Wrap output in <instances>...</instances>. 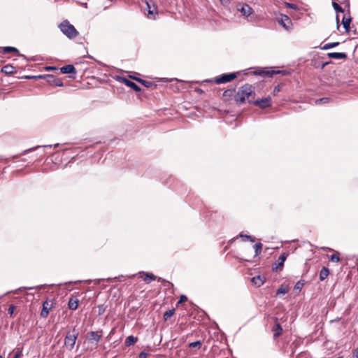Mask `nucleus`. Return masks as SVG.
Returning a JSON list of instances; mask_svg holds the SVG:
<instances>
[{"label": "nucleus", "mask_w": 358, "mask_h": 358, "mask_svg": "<svg viewBox=\"0 0 358 358\" xmlns=\"http://www.w3.org/2000/svg\"><path fill=\"white\" fill-rule=\"evenodd\" d=\"M255 96V87L250 84H245L239 87L238 92L234 95V100L238 104H243L246 102L252 103Z\"/></svg>", "instance_id": "nucleus-1"}, {"label": "nucleus", "mask_w": 358, "mask_h": 358, "mask_svg": "<svg viewBox=\"0 0 358 358\" xmlns=\"http://www.w3.org/2000/svg\"><path fill=\"white\" fill-rule=\"evenodd\" d=\"M59 28L61 31L69 38H74L78 35L74 26L66 20L59 24Z\"/></svg>", "instance_id": "nucleus-2"}, {"label": "nucleus", "mask_w": 358, "mask_h": 358, "mask_svg": "<svg viewBox=\"0 0 358 358\" xmlns=\"http://www.w3.org/2000/svg\"><path fill=\"white\" fill-rule=\"evenodd\" d=\"M78 336V331L74 327L71 331H69L64 338V346L69 350H71L76 342Z\"/></svg>", "instance_id": "nucleus-3"}, {"label": "nucleus", "mask_w": 358, "mask_h": 358, "mask_svg": "<svg viewBox=\"0 0 358 358\" xmlns=\"http://www.w3.org/2000/svg\"><path fill=\"white\" fill-rule=\"evenodd\" d=\"M252 104H254L255 106H259V108L264 109L271 106V98L270 96H267L261 99L253 100Z\"/></svg>", "instance_id": "nucleus-4"}, {"label": "nucleus", "mask_w": 358, "mask_h": 358, "mask_svg": "<svg viewBox=\"0 0 358 358\" xmlns=\"http://www.w3.org/2000/svg\"><path fill=\"white\" fill-rule=\"evenodd\" d=\"M236 78V73H235L223 74V75L216 78L215 83L217 84L225 83H227V82H229V81L234 80Z\"/></svg>", "instance_id": "nucleus-5"}, {"label": "nucleus", "mask_w": 358, "mask_h": 358, "mask_svg": "<svg viewBox=\"0 0 358 358\" xmlns=\"http://www.w3.org/2000/svg\"><path fill=\"white\" fill-rule=\"evenodd\" d=\"M278 22L286 30L290 29L292 21L287 15H281L280 17L278 18Z\"/></svg>", "instance_id": "nucleus-6"}, {"label": "nucleus", "mask_w": 358, "mask_h": 358, "mask_svg": "<svg viewBox=\"0 0 358 358\" xmlns=\"http://www.w3.org/2000/svg\"><path fill=\"white\" fill-rule=\"evenodd\" d=\"M138 274H139L140 277L141 278H143L144 280V281H145L148 283H149L152 280H157V277L155 275H154L152 273H147L142 271V272H140ZM157 280L161 281V280H162V279L161 278H158Z\"/></svg>", "instance_id": "nucleus-7"}, {"label": "nucleus", "mask_w": 358, "mask_h": 358, "mask_svg": "<svg viewBox=\"0 0 358 358\" xmlns=\"http://www.w3.org/2000/svg\"><path fill=\"white\" fill-rule=\"evenodd\" d=\"M287 255L286 253H282V255H280V257H278V263L275 264V266L273 267V270H282L284 265V262L287 259Z\"/></svg>", "instance_id": "nucleus-8"}, {"label": "nucleus", "mask_w": 358, "mask_h": 358, "mask_svg": "<svg viewBox=\"0 0 358 358\" xmlns=\"http://www.w3.org/2000/svg\"><path fill=\"white\" fill-rule=\"evenodd\" d=\"M238 10L242 13L243 16L248 17L252 13V8L248 4H243L241 8Z\"/></svg>", "instance_id": "nucleus-9"}, {"label": "nucleus", "mask_w": 358, "mask_h": 358, "mask_svg": "<svg viewBox=\"0 0 358 358\" xmlns=\"http://www.w3.org/2000/svg\"><path fill=\"white\" fill-rule=\"evenodd\" d=\"M60 71H61V73H62L64 74L76 73V68L74 67L73 65H71V64L66 65V66L62 67L60 69Z\"/></svg>", "instance_id": "nucleus-10"}, {"label": "nucleus", "mask_w": 358, "mask_h": 358, "mask_svg": "<svg viewBox=\"0 0 358 358\" xmlns=\"http://www.w3.org/2000/svg\"><path fill=\"white\" fill-rule=\"evenodd\" d=\"M148 7V16L150 19H155V15L157 14V8L155 6L151 7L148 2L146 3Z\"/></svg>", "instance_id": "nucleus-11"}, {"label": "nucleus", "mask_w": 358, "mask_h": 358, "mask_svg": "<svg viewBox=\"0 0 358 358\" xmlns=\"http://www.w3.org/2000/svg\"><path fill=\"white\" fill-rule=\"evenodd\" d=\"M78 303L79 300L76 297L71 296L68 303L69 308L71 310H76L78 306Z\"/></svg>", "instance_id": "nucleus-12"}, {"label": "nucleus", "mask_w": 358, "mask_h": 358, "mask_svg": "<svg viewBox=\"0 0 358 358\" xmlns=\"http://www.w3.org/2000/svg\"><path fill=\"white\" fill-rule=\"evenodd\" d=\"M123 83L125 84V85L131 87L136 92H140L141 88L138 85H137L135 83L129 80L127 78H123Z\"/></svg>", "instance_id": "nucleus-13"}, {"label": "nucleus", "mask_w": 358, "mask_h": 358, "mask_svg": "<svg viewBox=\"0 0 358 358\" xmlns=\"http://www.w3.org/2000/svg\"><path fill=\"white\" fill-rule=\"evenodd\" d=\"M265 278L261 275H257L253 277L251 280L252 283H253L256 287H259L264 282Z\"/></svg>", "instance_id": "nucleus-14"}, {"label": "nucleus", "mask_w": 358, "mask_h": 358, "mask_svg": "<svg viewBox=\"0 0 358 358\" xmlns=\"http://www.w3.org/2000/svg\"><path fill=\"white\" fill-rule=\"evenodd\" d=\"M50 309V307H49V303L48 301H45L43 303V309L41 313V316L42 317H47L49 314V310Z\"/></svg>", "instance_id": "nucleus-15"}, {"label": "nucleus", "mask_w": 358, "mask_h": 358, "mask_svg": "<svg viewBox=\"0 0 358 358\" xmlns=\"http://www.w3.org/2000/svg\"><path fill=\"white\" fill-rule=\"evenodd\" d=\"M18 50L16 48L6 46V47H0V53L8 54L10 52H18Z\"/></svg>", "instance_id": "nucleus-16"}, {"label": "nucleus", "mask_w": 358, "mask_h": 358, "mask_svg": "<svg viewBox=\"0 0 358 358\" xmlns=\"http://www.w3.org/2000/svg\"><path fill=\"white\" fill-rule=\"evenodd\" d=\"M328 56L336 59H345L347 57L346 54L343 52H329Z\"/></svg>", "instance_id": "nucleus-17"}, {"label": "nucleus", "mask_w": 358, "mask_h": 358, "mask_svg": "<svg viewBox=\"0 0 358 358\" xmlns=\"http://www.w3.org/2000/svg\"><path fill=\"white\" fill-rule=\"evenodd\" d=\"M351 17H346L345 16H344L343 17V20H342V24L343 25V27L344 29H345V31L346 32H348L350 31V22H351Z\"/></svg>", "instance_id": "nucleus-18"}, {"label": "nucleus", "mask_w": 358, "mask_h": 358, "mask_svg": "<svg viewBox=\"0 0 358 358\" xmlns=\"http://www.w3.org/2000/svg\"><path fill=\"white\" fill-rule=\"evenodd\" d=\"M273 337L278 338L282 334V329L280 324L278 323L276 324V325L273 328Z\"/></svg>", "instance_id": "nucleus-19"}, {"label": "nucleus", "mask_w": 358, "mask_h": 358, "mask_svg": "<svg viewBox=\"0 0 358 358\" xmlns=\"http://www.w3.org/2000/svg\"><path fill=\"white\" fill-rule=\"evenodd\" d=\"M329 269L326 267H323L320 273V280L321 281L325 280L329 275Z\"/></svg>", "instance_id": "nucleus-20"}, {"label": "nucleus", "mask_w": 358, "mask_h": 358, "mask_svg": "<svg viewBox=\"0 0 358 358\" xmlns=\"http://www.w3.org/2000/svg\"><path fill=\"white\" fill-rule=\"evenodd\" d=\"M137 341L138 338L136 337H134V336H129L125 340V345L127 346H130L134 345Z\"/></svg>", "instance_id": "nucleus-21"}, {"label": "nucleus", "mask_w": 358, "mask_h": 358, "mask_svg": "<svg viewBox=\"0 0 358 358\" xmlns=\"http://www.w3.org/2000/svg\"><path fill=\"white\" fill-rule=\"evenodd\" d=\"M262 247L263 245L261 243H257L254 245L255 256H258L262 252Z\"/></svg>", "instance_id": "nucleus-22"}, {"label": "nucleus", "mask_w": 358, "mask_h": 358, "mask_svg": "<svg viewBox=\"0 0 358 358\" xmlns=\"http://www.w3.org/2000/svg\"><path fill=\"white\" fill-rule=\"evenodd\" d=\"M13 66H10V65H6V66H4L3 68H2V70L1 71L3 73H5L6 74H9V73H11L13 72Z\"/></svg>", "instance_id": "nucleus-23"}, {"label": "nucleus", "mask_w": 358, "mask_h": 358, "mask_svg": "<svg viewBox=\"0 0 358 358\" xmlns=\"http://www.w3.org/2000/svg\"><path fill=\"white\" fill-rule=\"evenodd\" d=\"M90 339H93L94 341H96V342H98L101 336L100 334H99L97 332H95V331H91L90 333Z\"/></svg>", "instance_id": "nucleus-24"}, {"label": "nucleus", "mask_w": 358, "mask_h": 358, "mask_svg": "<svg viewBox=\"0 0 358 358\" xmlns=\"http://www.w3.org/2000/svg\"><path fill=\"white\" fill-rule=\"evenodd\" d=\"M46 77L48 78H53V76H50V75H48V76L38 75V76H26V78H28V79H35V80L42 79V78H46Z\"/></svg>", "instance_id": "nucleus-25"}, {"label": "nucleus", "mask_w": 358, "mask_h": 358, "mask_svg": "<svg viewBox=\"0 0 358 358\" xmlns=\"http://www.w3.org/2000/svg\"><path fill=\"white\" fill-rule=\"evenodd\" d=\"M332 6L336 13H343V9L335 1L332 2Z\"/></svg>", "instance_id": "nucleus-26"}, {"label": "nucleus", "mask_w": 358, "mask_h": 358, "mask_svg": "<svg viewBox=\"0 0 358 358\" xmlns=\"http://www.w3.org/2000/svg\"><path fill=\"white\" fill-rule=\"evenodd\" d=\"M338 45V42L327 43V44H325V45L322 48V49H323V50H328V49H330V48H334V47L337 46Z\"/></svg>", "instance_id": "nucleus-27"}, {"label": "nucleus", "mask_w": 358, "mask_h": 358, "mask_svg": "<svg viewBox=\"0 0 358 358\" xmlns=\"http://www.w3.org/2000/svg\"><path fill=\"white\" fill-rule=\"evenodd\" d=\"M133 78L134 80H137L138 82L141 83V84H143L146 87H150L152 85V83H150L149 81H146V80H142L140 78Z\"/></svg>", "instance_id": "nucleus-28"}, {"label": "nucleus", "mask_w": 358, "mask_h": 358, "mask_svg": "<svg viewBox=\"0 0 358 358\" xmlns=\"http://www.w3.org/2000/svg\"><path fill=\"white\" fill-rule=\"evenodd\" d=\"M175 310L171 309L166 311L164 314V319L167 320L169 317H171L174 314Z\"/></svg>", "instance_id": "nucleus-29"}, {"label": "nucleus", "mask_w": 358, "mask_h": 358, "mask_svg": "<svg viewBox=\"0 0 358 358\" xmlns=\"http://www.w3.org/2000/svg\"><path fill=\"white\" fill-rule=\"evenodd\" d=\"M106 306L104 304H100L98 306V313L99 315H103L106 311Z\"/></svg>", "instance_id": "nucleus-30"}, {"label": "nucleus", "mask_w": 358, "mask_h": 358, "mask_svg": "<svg viewBox=\"0 0 358 358\" xmlns=\"http://www.w3.org/2000/svg\"><path fill=\"white\" fill-rule=\"evenodd\" d=\"M329 100L330 99L328 98V97H324V98H322V99H317L315 101V103L317 104H319V103H329Z\"/></svg>", "instance_id": "nucleus-31"}, {"label": "nucleus", "mask_w": 358, "mask_h": 358, "mask_svg": "<svg viewBox=\"0 0 358 358\" xmlns=\"http://www.w3.org/2000/svg\"><path fill=\"white\" fill-rule=\"evenodd\" d=\"M288 292V289L287 287H285L283 286H281L278 290H277V294H285Z\"/></svg>", "instance_id": "nucleus-32"}, {"label": "nucleus", "mask_w": 358, "mask_h": 358, "mask_svg": "<svg viewBox=\"0 0 358 358\" xmlns=\"http://www.w3.org/2000/svg\"><path fill=\"white\" fill-rule=\"evenodd\" d=\"M201 345V342L200 341L190 343L189 345V348H200Z\"/></svg>", "instance_id": "nucleus-33"}, {"label": "nucleus", "mask_w": 358, "mask_h": 358, "mask_svg": "<svg viewBox=\"0 0 358 358\" xmlns=\"http://www.w3.org/2000/svg\"><path fill=\"white\" fill-rule=\"evenodd\" d=\"M330 260L335 262H338L340 261V258L337 254H333L329 257Z\"/></svg>", "instance_id": "nucleus-34"}, {"label": "nucleus", "mask_w": 358, "mask_h": 358, "mask_svg": "<svg viewBox=\"0 0 358 358\" xmlns=\"http://www.w3.org/2000/svg\"><path fill=\"white\" fill-rule=\"evenodd\" d=\"M239 236H240L241 237H242V238H245V239H247V240L250 241V242H254V241H255V238H254L252 236H249V235H244V234H240V235H239Z\"/></svg>", "instance_id": "nucleus-35"}, {"label": "nucleus", "mask_w": 358, "mask_h": 358, "mask_svg": "<svg viewBox=\"0 0 358 358\" xmlns=\"http://www.w3.org/2000/svg\"><path fill=\"white\" fill-rule=\"evenodd\" d=\"M15 310V306L14 305H10V306L8 309V312L10 315V316H12L13 315Z\"/></svg>", "instance_id": "nucleus-36"}, {"label": "nucleus", "mask_w": 358, "mask_h": 358, "mask_svg": "<svg viewBox=\"0 0 358 358\" xmlns=\"http://www.w3.org/2000/svg\"><path fill=\"white\" fill-rule=\"evenodd\" d=\"M22 355V350L17 349L13 358H20Z\"/></svg>", "instance_id": "nucleus-37"}, {"label": "nucleus", "mask_w": 358, "mask_h": 358, "mask_svg": "<svg viewBox=\"0 0 358 358\" xmlns=\"http://www.w3.org/2000/svg\"><path fill=\"white\" fill-rule=\"evenodd\" d=\"M234 90H226L224 92V94L223 95L224 96H231L234 92Z\"/></svg>", "instance_id": "nucleus-38"}, {"label": "nucleus", "mask_w": 358, "mask_h": 358, "mask_svg": "<svg viewBox=\"0 0 358 358\" xmlns=\"http://www.w3.org/2000/svg\"><path fill=\"white\" fill-rule=\"evenodd\" d=\"M187 300V298L185 295H181L178 303H181L182 302L186 301Z\"/></svg>", "instance_id": "nucleus-39"}, {"label": "nucleus", "mask_w": 358, "mask_h": 358, "mask_svg": "<svg viewBox=\"0 0 358 358\" xmlns=\"http://www.w3.org/2000/svg\"><path fill=\"white\" fill-rule=\"evenodd\" d=\"M283 71H267V74L268 75H270V76H272L273 74H277V73H282Z\"/></svg>", "instance_id": "nucleus-40"}, {"label": "nucleus", "mask_w": 358, "mask_h": 358, "mask_svg": "<svg viewBox=\"0 0 358 358\" xmlns=\"http://www.w3.org/2000/svg\"><path fill=\"white\" fill-rule=\"evenodd\" d=\"M148 356V354L147 352H141L138 355V358H147Z\"/></svg>", "instance_id": "nucleus-41"}, {"label": "nucleus", "mask_w": 358, "mask_h": 358, "mask_svg": "<svg viewBox=\"0 0 358 358\" xmlns=\"http://www.w3.org/2000/svg\"><path fill=\"white\" fill-rule=\"evenodd\" d=\"M280 91V85L275 86L274 90H273V94L276 95Z\"/></svg>", "instance_id": "nucleus-42"}, {"label": "nucleus", "mask_w": 358, "mask_h": 358, "mask_svg": "<svg viewBox=\"0 0 358 358\" xmlns=\"http://www.w3.org/2000/svg\"><path fill=\"white\" fill-rule=\"evenodd\" d=\"M220 1L224 6H227L230 3V0H220Z\"/></svg>", "instance_id": "nucleus-43"}, {"label": "nucleus", "mask_w": 358, "mask_h": 358, "mask_svg": "<svg viewBox=\"0 0 358 358\" xmlns=\"http://www.w3.org/2000/svg\"><path fill=\"white\" fill-rule=\"evenodd\" d=\"M38 147H39V146H36V147H34V148H30V149L26 150H24V151L23 152V154L24 155V154H26V153H27V152H31V151H33V150H36V148H38Z\"/></svg>", "instance_id": "nucleus-44"}, {"label": "nucleus", "mask_w": 358, "mask_h": 358, "mask_svg": "<svg viewBox=\"0 0 358 358\" xmlns=\"http://www.w3.org/2000/svg\"><path fill=\"white\" fill-rule=\"evenodd\" d=\"M287 6H288L289 8H293V9H296V5H294V4H293V3H287Z\"/></svg>", "instance_id": "nucleus-45"}, {"label": "nucleus", "mask_w": 358, "mask_h": 358, "mask_svg": "<svg viewBox=\"0 0 358 358\" xmlns=\"http://www.w3.org/2000/svg\"><path fill=\"white\" fill-rule=\"evenodd\" d=\"M352 358H358V350H355L353 351V357Z\"/></svg>", "instance_id": "nucleus-46"}, {"label": "nucleus", "mask_w": 358, "mask_h": 358, "mask_svg": "<svg viewBox=\"0 0 358 358\" xmlns=\"http://www.w3.org/2000/svg\"><path fill=\"white\" fill-rule=\"evenodd\" d=\"M336 23H337V28H338L339 27V16L338 15H336Z\"/></svg>", "instance_id": "nucleus-47"}, {"label": "nucleus", "mask_w": 358, "mask_h": 358, "mask_svg": "<svg viewBox=\"0 0 358 358\" xmlns=\"http://www.w3.org/2000/svg\"><path fill=\"white\" fill-rule=\"evenodd\" d=\"M45 69H46L47 70H48V71L55 69V67H53V66H48V67H46Z\"/></svg>", "instance_id": "nucleus-48"}, {"label": "nucleus", "mask_w": 358, "mask_h": 358, "mask_svg": "<svg viewBox=\"0 0 358 358\" xmlns=\"http://www.w3.org/2000/svg\"><path fill=\"white\" fill-rule=\"evenodd\" d=\"M56 85L61 86V85H62V83L61 82H59L58 83H56Z\"/></svg>", "instance_id": "nucleus-49"}, {"label": "nucleus", "mask_w": 358, "mask_h": 358, "mask_svg": "<svg viewBox=\"0 0 358 358\" xmlns=\"http://www.w3.org/2000/svg\"><path fill=\"white\" fill-rule=\"evenodd\" d=\"M58 146H59V144H58V143H56V144L54 145V147H55V148H57Z\"/></svg>", "instance_id": "nucleus-50"}, {"label": "nucleus", "mask_w": 358, "mask_h": 358, "mask_svg": "<svg viewBox=\"0 0 358 358\" xmlns=\"http://www.w3.org/2000/svg\"><path fill=\"white\" fill-rule=\"evenodd\" d=\"M0 358H3V357L2 355H0Z\"/></svg>", "instance_id": "nucleus-51"}, {"label": "nucleus", "mask_w": 358, "mask_h": 358, "mask_svg": "<svg viewBox=\"0 0 358 358\" xmlns=\"http://www.w3.org/2000/svg\"><path fill=\"white\" fill-rule=\"evenodd\" d=\"M338 358H343V357H338Z\"/></svg>", "instance_id": "nucleus-52"}]
</instances>
